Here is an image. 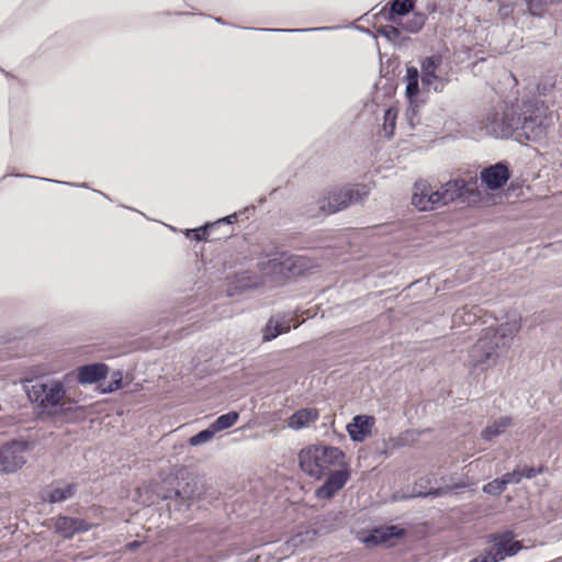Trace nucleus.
<instances>
[{"mask_svg": "<svg viewBox=\"0 0 562 562\" xmlns=\"http://www.w3.org/2000/svg\"><path fill=\"white\" fill-rule=\"evenodd\" d=\"M27 398L43 413L57 415L72 411L79 396L68 390L65 382L56 378H37L24 385Z\"/></svg>", "mask_w": 562, "mask_h": 562, "instance_id": "obj_1", "label": "nucleus"}, {"mask_svg": "<svg viewBox=\"0 0 562 562\" xmlns=\"http://www.w3.org/2000/svg\"><path fill=\"white\" fill-rule=\"evenodd\" d=\"M345 453L337 447L311 445L299 453L301 470L314 479H321L331 467H345Z\"/></svg>", "mask_w": 562, "mask_h": 562, "instance_id": "obj_2", "label": "nucleus"}, {"mask_svg": "<svg viewBox=\"0 0 562 562\" xmlns=\"http://www.w3.org/2000/svg\"><path fill=\"white\" fill-rule=\"evenodd\" d=\"M442 58L440 55H432L422 59L420 61V80L427 90L441 92L448 80L439 75ZM406 97L411 102L419 91V71L416 67H407L406 69Z\"/></svg>", "mask_w": 562, "mask_h": 562, "instance_id": "obj_3", "label": "nucleus"}, {"mask_svg": "<svg viewBox=\"0 0 562 562\" xmlns=\"http://www.w3.org/2000/svg\"><path fill=\"white\" fill-rule=\"evenodd\" d=\"M520 123L517 124L515 131V139L517 142L524 140H539L543 138L552 123V116L548 114V109L543 103L536 102L524 103L520 112Z\"/></svg>", "mask_w": 562, "mask_h": 562, "instance_id": "obj_4", "label": "nucleus"}, {"mask_svg": "<svg viewBox=\"0 0 562 562\" xmlns=\"http://www.w3.org/2000/svg\"><path fill=\"white\" fill-rule=\"evenodd\" d=\"M506 349L495 339L493 327L485 328L469 352V364L472 369L485 371L496 364Z\"/></svg>", "mask_w": 562, "mask_h": 562, "instance_id": "obj_5", "label": "nucleus"}, {"mask_svg": "<svg viewBox=\"0 0 562 562\" xmlns=\"http://www.w3.org/2000/svg\"><path fill=\"white\" fill-rule=\"evenodd\" d=\"M520 123V115L514 105L499 104L486 113L482 121L486 133L495 138H515L517 124Z\"/></svg>", "mask_w": 562, "mask_h": 562, "instance_id": "obj_6", "label": "nucleus"}, {"mask_svg": "<svg viewBox=\"0 0 562 562\" xmlns=\"http://www.w3.org/2000/svg\"><path fill=\"white\" fill-rule=\"evenodd\" d=\"M370 189L366 184H356L328 191L319 201V209L325 214H333L367 198Z\"/></svg>", "mask_w": 562, "mask_h": 562, "instance_id": "obj_7", "label": "nucleus"}, {"mask_svg": "<svg viewBox=\"0 0 562 562\" xmlns=\"http://www.w3.org/2000/svg\"><path fill=\"white\" fill-rule=\"evenodd\" d=\"M30 445L25 440H11L0 447V472L14 473L26 463Z\"/></svg>", "mask_w": 562, "mask_h": 562, "instance_id": "obj_8", "label": "nucleus"}, {"mask_svg": "<svg viewBox=\"0 0 562 562\" xmlns=\"http://www.w3.org/2000/svg\"><path fill=\"white\" fill-rule=\"evenodd\" d=\"M412 204L419 211H431L440 207L438 189H434L425 180L415 182L413 187Z\"/></svg>", "mask_w": 562, "mask_h": 562, "instance_id": "obj_9", "label": "nucleus"}, {"mask_svg": "<svg viewBox=\"0 0 562 562\" xmlns=\"http://www.w3.org/2000/svg\"><path fill=\"white\" fill-rule=\"evenodd\" d=\"M438 193L440 198V204L443 206L459 199H464L468 194H472L473 189L469 187L464 179L459 178L449 180L448 182L443 183L440 188H438Z\"/></svg>", "mask_w": 562, "mask_h": 562, "instance_id": "obj_10", "label": "nucleus"}, {"mask_svg": "<svg viewBox=\"0 0 562 562\" xmlns=\"http://www.w3.org/2000/svg\"><path fill=\"white\" fill-rule=\"evenodd\" d=\"M448 487L437 485V480L432 475H426L416 481L413 492L409 495L393 496V501H400L411 497L442 496L448 493Z\"/></svg>", "mask_w": 562, "mask_h": 562, "instance_id": "obj_11", "label": "nucleus"}, {"mask_svg": "<svg viewBox=\"0 0 562 562\" xmlns=\"http://www.w3.org/2000/svg\"><path fill=\"white\" fill-rule=\"evenodd\" d=\"M341 468L340 470L331 472L325 483L316 490L315 494L317 498L328 499L345 486L349 480L350 472L346 465Z\"/></svg>", "mask_w": 562, "mask_h": 562, "instance_id": "obj_12", "label": "nucleus"}, {"mask_svg": "<svg viewBox=\"0 0 562 562\" xmlns=\"http://www.w3.org/2000/svg\"><path fill=\"white\" fill-rule=\"evenodd\" d=\"M509 169L504 162H497L482 169L480 173L481 181L490 190L501 189L509 179Z\"/></svg>", "mask_w": 562, "mask_h": 562, "instance_id": "obj_13", "label": "nucleus"}, {"mask_svg": "<svg viewBox=\"0 0 562 562\" xmlns=\"http://www.w3.org/2000/svg\"><path fill=\"white\" fill-rule=\"evenodd\" d=\"M491 541L493 542L491 548L501 561L506 557L515 555L522 549L521 542L515 541L510 531L493 535Z\"/></svg>", "mask_w": 562, "mask_h": 562, "instance_id": "obj_14", "label": "nucleus"}, {"mask_svg": "<svg viewBox=\"0 0 562 562\" xmlns=\"http://www.w3.org/2000/svg\"><path fill=\"white\" fill-rule=\"evenodd\" d=\"M519 329L520 319L517 315L514 314L505 323L501 324L496 328H493V333L495 334V339L507 351L512 345L515 335L519 331Z\"/></svg>", "mask_w": 562, "mask_h": 562, "instance_id": "obj_15", "label": "nucleus"}, {"mask_svg": "<svg viewBox=\"0 0 562 562\" xmlns=\"http://www.w3.org/2000/svg\"><path fill=\"white\" fill-rule=\"evenodd\" d=\"M374 417L368 415H357L352 418V422L348 424L347 431L353 441L361 442L370 434L374 425Z\"/></svg>", "mask_w": 562, "mask_h": 562, "instance_id": "obj_16", "label": "nucleus"}, {"mask_svg": "<svg viewBox=\"0 0 562 562\" xmlns=\"http://www.w3.org/2000/svg\"><path fill=\"white\" fill-rule=\"evenodd\" d=\"M108 367L103 363H90L77 369V380L80 384H92L104 379Z\"/></svg>", "mask_w": 562, "mask_h": 562, "instance_id": "obj_17", "label": "nucleus"}, {"mask_svg": "<svg viewBox=\"0 0 562 562\" xmlns=\"http://www.w3.org/2000/svg\"><path fill=\"white\" fill-rule=\"evenodd\" d=\"M318 411L315 408H302L292 414L288 420L286 425L289 428L294 430H300L306 427H310L318 419Z\"/></svg>", "mask_w": 562, "mask_h": 562, "instance_id": "obj_18", "label": "nucleus"}, {"mask_svg": "<svg viewBox=\"0 0 562 562\" xmlns=\"http://www.w3.org/2000/svg\"><path fill=\"white\" fill-rule=\"evenodd\" d=\"M56 530L65 538H71L75 533L87 531L88 525L78 518L59 517L56 521Z\"/></svg>", "mask_w": 562, "mask_h": 562, "instance_id": "obj_19", "label": "nucleus"}, {"mask_svg": "<svg viewBox=\"0 0 562 562\" xmlns=\"http://www.w3.org/2000/svg\"><path fill=\"white\" fill-rule=\"evenodd\" d=\"M317 533V530L313 527H301L286 543L293 549H305L312 546Z\"/></svg>", "mask_w": 562, "mask_h": 562, "instance_id": "obj_20", "label": "nucleus"}, {"mask_svg": "<svg viewBox=\"0 0 562 562\" xmlns=\"http://www.w3.org/2000/svg\"><path fill=\"white\" fill-rule=\"evenodd\" d=\"M294 265L295 262L291 258L281 261L277 256H266L258 261L259 270L266 276L281 273L283 267L291 268Z\"/></svg>", "mask_w": 562, "mask_h": 562, "instance_id": "obj_21", "label": "nucleus"}, {"mask_svg": "<svg viewBox=\"0 0 562 562\" xmlns=\"http://www.w3.org/2000/svg\"><path fill=\"white\" fill-rule=\"evenodd\" d=\"M512 426V419L509 417H501L491 424H488L481 432V437L491 441L494 438L503 435Z\"/></svg>", "mask_w": 562, "mask_h": 562, "instance_id": "obj_22", "label": "nucleus"}, {"mask_svg": "<svg viewBox=\"0 0 562 562\" xmlns=\"http://www.w3.org/2000/svg\"><path fill=\"white\" fill-rule=\"evenodd\" d=\"M426 20L427 16L424 12H414L413 15L403 23H398L394 16L392 18L393 22L397 23L404 31L408 33L419 32L423 29Z\"/></svg>", "mask_w": 562, "mask_h": 562, "instance_id": "obj_23", "label": "nucleus"}, {"mask_svg": "<svg viewBox=\"0 0 562 562\" xmlns=\"http://www.w3.org/2000/svg\"><path fill=\"white\" fill-rule=\"evenodd\" d=\"M76 491V486L74 484H64L54 487L47 495V501L49 503H61L68 498H70Z\"/></svg>", "mask_w": 562, "mask_h": 562, "instance_id": "obj_24", "label": "nucleus"}, {"mask_svg": "<svg viewBox=\"0 0 562 562\" xmlns=\"http://www.w3.org/2000/svg\"><path fill=\"white\" fill-rule=\"evenodd\" d=\"M239 418V415L237 412H229L227 414L221 415L217 417L211 426L215 430V432H220L223 430H226L231 427H233Z\"/></svg>", "mask_w": 562, "mask_h": 562, "instance_id": "obj_25", "label": "nucleus"}, {"mask_svg": "<svg viewBox=\"0 0 562 562\" xmlns=\"http://www.w3.org/2000/svg\"><path fill=\"white\" fill-rule=\"evenodd\" d=\"M476 322V314L468 311L465 307L457 310L452 316L453 326L472 325Z\"/></svg>", "mask_w": 562, "mask_h": 562, "instance_id": "obj_26", "label": "nucleus"}, {"mask_svg": "<svg viewBox=\"0 0 562 562\" xmlns=\"http://www.w3.org/2000/svg\"><path fill=\"white\" fill-rule=\"evenodd\" d=\"M416 0H393L391 3V12L394 15H406L414 9Z\"/></svg>", "mask_w": 562, "mask_h": 562, "instance_id": "obj_27", "label": "nucleus"}, {"mask_svg": "<svg viewBox=\"0 0 562 562\" xmlns=\"http://www.w3.org/2000/svg\"><path fill=\"white\" fill-rule=\"evenodd\" d=\"M396 121V111L392 108H389L384 111V124L383 132L386 137H391L394 133Z\"/></svg>", "mask_w": 562, "mask_h": 562, "instance_id": "obj_28", "label": "nucleus"}, {"mask_svg": "<svg viewBox=\"0 0 562 562\" xmlns=\"http://www.w3.org/2000/svg\"><path fill=\"white\" fill-rule=\"evenodd\" d=\"M215 430L213 429V427L210 425L206 429L198 432L196 435L192 436L190 439H189V443L191 446H200V445H203L207 441H210L214 435H215Z\"/></svg>", "mask_w": 562, "mask_h": 562, "instance_id": "obj_29", "label": "nucleus"}, {"mask_svg": "<svg viewBox=\"0 0 562 562\" xmlns=\"http://www.w3.org/2000/svg\"><path fill=\"white\" fill-rule=\"evenodd\" d=\"M379 539L381 541V544L386 543L390 539L394 537H398L402 535V529H400L396 526H385V527H379Z\"/></svg>", "mask_w": 562, "mask_h": 562, "instance_id": "obj_30", "label": "nucleus"}, {"mask_svg": "<svg viewBox=\"0 0 562 562\" xmlns=\"http://www.w3.org/2000/svg\"><path fill=\"white\" fill-rule=\"evenodd\" d=\"M506 486L507 485L505 484L504 480L501 477V479H495L492 482L485 484L483 487V491L486 494L496 496V495H499L506 488Z\"/></svg>", "mask_w": 562, "mask_h": 562, "instance_id": "obj_31", "label": "nucleus"}, {"mask_svg": "<svg viewBox=\"0 0 562 562\" xmlns=\"http://www.w3.org/2000/svg\"><path fill=\"white\" fill-rule=\"evenodd\" d=\"M358 538L362 543L370 548L381 544L378 528L373 529L369 533H361Z\"/></svg>", "mask_w": 562, "mask_h": 562, "instance_id": "obj_32", "label": "nucleus"}, {"mask_svg": "<svg viewBox=\"0 0 562 562\" xmlns=\"http://www.w3.org/2000/svg\"><path fill=\"white\" fill-rule=\"evenodd\" d=\"M122 386V373L120 371H116L112 375V381L101 389V393H112L116 390H119Z\"/></svg>", "mask_w": 562, "mask_h": 562, "instance_id": "obj_33", "label": "nucleus"}, {"mask_svg": "<svg viewBox=\"0 0 562 562\" xmlns=\"http://www.w3.org/2000/svg\"><path fill=\"white\" fill-rule=\"evenodd\" d=\"M501 560L494 553L493 549L490 547L485 549L475 558L471 559L470 562H499Z\"/></svg>", "mask_w": 562, "mask_h": 562, "instance_id": "obj_34", "label": "nucleus"}, {"mask_svg": "<svg viewBox=\"0 0 562 562\" xmlns=\"http://www.w3.org/2000/svg\"><path fill=\"white\" fill-rule=\"evenodd\" d=\"M277 328L276 321L270 318L263 328V340L269 341L278 337L280 335V329Z\"/></svg>", "mask_w": 562, "mask_h": 562, "instance_id": "obj_35", "label": "nucleus"}, {"mask_svg": "<svg viewBox=\"0 0 562 562\" xmlns=\"http://www.w3.org/2000/svg\"><path fill=\"white\" fill-rule=\"evenodd\" d=\"M215 226V224L205 225L203 227L196 228V229H188L187 236L193 235V238L198 241L206 239L207 231L209 228H212Z\"/></svg>", "mask_w": 562, "mask_h": 562, "instance_id": "obj_36", "label": "nucleus"}, {"mask_svg": "<svg viewBox=\"0 0 562 562\" xmlns=\"http://www.w3.org/2000/svg\"><path fill=\"white\" fill-rule=\"evenodd\" d=\"M271 318L273 321H276V326L278 327L277 329H280V334L286 333L290 330V328H291L290 322L292 321V318L286 317V316H273Z\"/></svg>", "mask_w": 562, "mask_h": 562, "instance_id": "obj_37", "label": "nucleus"}, {"mask_svg": "<svg viewBox=\"0 0 562 562\" xmlns=\"http://www.w3.org/2000/svg\"><path fill=\"white\" fill-rule=\"evenodd\" d=\"M505 484H518L522 479V472L520 470H514L510 473H506L502 476Z\"/></svg>", "mask_w": 562, "mask_h": 562, "instance_id": "obj_38", "label": "nucleus"}, {"mask_svg": "<svg viewBox=\"0 0 562 562\" xmlns=\"http://www.w3.org/2000/svg\"><path fill=\"white\" fill-rule=\"evenodd\" d=\"M323 27H314V29H261V31L268 32H311V31H321Z\"/></svg>", "mask_w": 562, "mask_h": 562, "instance_id": "obj_39", "label": "nucleus"}, {"mask_svg": "<svg viewBox=\"0 0 562 562\" xmlns=\"http://www.w3.org/2000/svg\"><path fill=\"white\" fill-rule=\"evenodd\" d=\"M543 5V0H528V7L532 14H540Z\"/></svg>", "mask_w": 562, "mask_h": 562, "instance_id": "obj_40", "label": "nucleus"}, {"mask_svg": "<svg viewBox=\"0 0 562 562\" xmlns=\"http://www.w3.org/2000/svg\"><path fill=\"white\" fill-rule=\"evenodd\" d=\"M383 34L389 38H396L400 35V29L395 26H386Z\"/></svg>", "mask_w": 562, "mask_h": 562, "instance_id": "obj_41", "label": "nucleus"}, {"mask_svg": "<svg viewBox=\"0 0 562 562\" xmlns=\"http://www.w3.org/2000/svg\"><path fill=\"white\" fill-rule=\"evenodd\" d=\"M239 288H251L255 286L257 283L251 282L249 277L243 276L240 280H238Z\"/></svg>", "mask_w": 562, "mask_h": 562, "instance_id": "obj_42", "label": "nucleus"}, {"mask_svg": "<svg viewBox=\"0 0 562 562\" xmlns=\"http://www.w3.org/2000/svg\"><path fill=\"white\" fill-rule=\"evenodd\" d=\"M236 220H237V215H236V213H234V214H231V215H228V216H225V217H223V218H221V220L216 221L214 224H215V225H220V224H223V223H225V224H232V223H234Z\"/></svg>", "mask_w": 562, "mask_h": 562, "instance_id": "obj_43", "label": "nucleus"}, {"mask_svg": "<svg viewBox=\"0 0 562 562\" xmlns=\"http://www.w3.org/2000/svg\"><path fill=\"white\" fill-rule=\"evenodd\" d=\"M520 471L522 472V477H527V479H532L538 473V471L533 468H524Z\"/></svg>", "mask_w": 562, "mask_h": 562, "instance_id": "obj_44", "label": "nucleus"}, {"mask_svg": "<svg viewBox=\"0 0 562 562\" xmlns=\"http://www.w3.org/2000/svg\"><path fill=\"white\" fill-rule=\"evenodd\" d=\"M499 11L503 15H507L509 13V8L507 5H504L499 9Z\"/></svg>", "mask_w": 562, "mask_h": 562, "instance_id": "obj_45", "label": "nucleus"}, {"mask_svg": "<svg viewBox=\"0 0 562 562\" xmlns=\"http://www.w3.org/2000/svg\"><path fill=\"white\" fill-rule=\"evenodd\" d=\"M41 179L44 181H52L50 179H47V178H41Z\"/></svg>", "mask_w": 562, "mask_h": 562, "instance_id": "obj_46", "label": "nucleus"}]
</instances>
